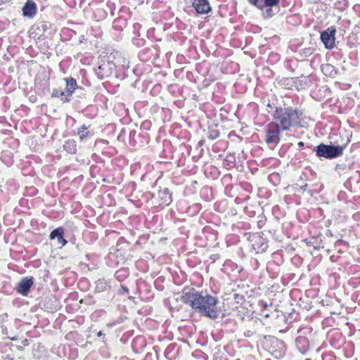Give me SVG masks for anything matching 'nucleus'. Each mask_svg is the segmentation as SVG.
<instances>
[{
  "label": "nucleus",
  "instance_id": "2",
  "mask_svg": "<svg viewBox=\"0 0 360 360\" xmlns=\"http://www.w3.org/2000/svg\"><path fill=\"white\" fill-rule=\"evenodd\" d=\"M301 114L291 108H277L273 115L274 122L282 131H287L290 127L297 126L300 122Z\"/></svg>",
  "mask_w": 360,
  "mask_h": 360
},
{
  "label": "nucleus",
  "instance_id": "6",
  "mask_svg": "<svg viewBox=\"0 0 360 360\" xmlns=\"http://www.w3.org/2000/svg\"><path fill=\"white\" fill-rule=\"evenodd\" d=\"M336 29L334 26L328 27L326 30L321 33V41L324 44L325 47L328 49H332L335 45V34Z\"/></svg>",
  "mask_w": 360,
  "mask_h": 360
},
{
  "label": "nucleus",
  "instance_id": "27",
  "mask_svg": "<svg viewBox=\"0 0 360 360\" xmlns=\"http://www.w3.org/2000/svg\"><path fill=\"white\" fill-rule=\"evenodd\" d=\"M307 187V185L306 184V185H304V186H302V188L303 190H306Z\"/></svg>",
  "mask_w": 360,
  "mask_h": 360
},
{
  "label": "nucleus",
  "instance_id": "5",
  "mask_svg": "<svg viewBox=\"0 0 360 360\" xmlns=\"http://www.w3.org/2000/svg\"><path fill=\"white\" fill-rule=\"evenodd\" d=\"M345 147L342 146L326 145L321 143L314 148L316 155L326 159H334L343 154Z\"/></svg>",
  "mask_w": 360,
  "mask_h": 360
},
{
  "label": "nucleus",
  "instance_id": "8",
  "mask_svg": "<svg viewBox=\"0 0 360 360\" xmlns=\"http://www.w3.org/2000/svg\"><path fill=\"white\" fill-rule=\"evenodd\" d=\"M192 6L198 14H207L212 9L208 0H192Z\"/></svg>",
  "mask_w": 360,
  "mask_h": 360
},
{
  "label": "nucleus",
  "instance_id": "28",
  "mask_svg": "<svg viewBox=\"0 0 360 360\" xmlns=\"http://www.w3.org/2000/svg\"><path fill=\"white\" fill-rule=\"evenodd\" d=\"M101 335H102V332H101V331H99V332L98 333V336H101Z\"/></svg>",
  "mask_w": 360,
  "mask_h": 360
},
{
  "label": "nucleus",
  "instance_id": "26",
  "mask_svg": "<svg viewBox=\"0 0 360 360\" xmlns=\"http://www.w3.org/2000/svg\"><path fill=\"white\" fill-rule=\"evenodd\" d=\"M122 271V270H120V271H117L116 272V274H117V277H120V274Z\"/></svg>",
  "mask_w": 360,
  "mask_h": 360
},
{
  "label": "nucleus",
  "instance_id": "16",
  "mask_svg": "<svg viewBox=\"0 0 360 360\" xmlns=\"http://www.w3.org/2000/svg\"><path fill=\"white\" fill-rule=\"evenodd\" d=\"M66 90L69 92V95H72L77 87L76 80L73 78L65 79Z\"/></svg>",
  "mask_w": 360,
  "mask_h": 360
},
{
  "label": "nucleus",
  "instance_id": "15",
  "mask_svg": "<svg viewBox=\"0 0 360 360\" xmlns=\"http://www.w3.org/2000/svg\"><path fill=\"white\" fill-rule=\"evenodd\" d=\"M309 78L306 76H301L300 77L297 78L295 81V84L297 87L300 89H305L307 86H309Z\"/></svg>",
  "mask_w": 360,
  "mask_h": 360
},
{
  "label": "nucleus",
  "instance_id": "1",
  "mask_svg": "<svg viewBox=\"0 0 360 360\" xmlns=\"http://www.w3.org/2000/svg\"><path fill=\"white\" fill-rule=\"evenodd\" d=\"M181 300L202 316L214 319L219 315L217 298L203 294L194 288H184Z\"/></svg>",
  "mask_w": 360,
  "mask_h": 360
},
{
  "label": "nucleus",
  "instance_id": "9",
  "mask_svg": "<svg viewBox=\"0 0 360 360\" xmlns=\"http://www.w3.org/2000/svg\"><path fill=\"white\" fill-rule=\"evenodd\" d=\"M36 13V4L31 0H28L22 8L23 15L32 18L35 15Z\"/></svg>",
  "mask_w": 360,
  "mask_h": 360
},
{
  "label": "nucleus",
  "instance_id": "24",
  "mask_svg": "<svg viewBox=\"0 0 360 360\" xmlns=\"http://www.w3.org/2000/svg\"><path fill=\"white\" fill-rule=\"evenodd\" d=\"M297 145H298L299 147H303L304 146V143L302 141H300L297 143Z\"/></svg>",
  "mask_w": 360,
  "mask_h": 360
},
{
  "label": "nucleus",
  "instance_id": "12",
  "mask_svg": "<svg viewBox=\"0 0 360 360\" xmlns=\"http://www.w3.org/2000/svg\"><path fill=\"white\" fill-rule=\"evenodd\" d=\"M77 134L81 141H83L87 137L92 136L94 135V132L89 130V127L85 124L82 125L77 129Z\"/></svg>",
  "mask_w": 360,
  "mask_h": 360
},
{
  "label": "nucleus",
  "instance_id": "14",
  "mask_svg": "<svg viewBox=\"0 0 360 360\" xmlns=\"http://www.w3.org/2000/svg\"><path fill=\"white\" fill-rule=\"evenodd\" d=\"M63 148L68 153L70 154H75L77 152L76 142L72 139H69L65 141Z\"/></svg>",
  "mask_w": 360,
  "mask_h": 360
},
{
  "label": "nucleus",
  "instance_id": "3",
  "mask_svg": "<svg viewBox=\"0 0 360 360\" xmlns=\"http://www.w3.org/2000/svg\"><path fill=\"white\" fill-rule=\"evenodd\" d=\"M248 2L260 10L265 19L274 17L279 11L280 0H248Z\"/></svg>",
  "mask_w": 360,
  "mask_h": 360
},
{
  "label": "nucleus",
  "instance_id": "29",
  "mask_svg": "<svg viewBox=\"0 0 360 360\" xmlns=\"http://www.w3.org/2000/svg\"><path fill=\"white\" fill-rule=\"evenodd\" d=\"M306 360H310V359H307Z\"/></svg>",
  "mask_w": 360,
  "mask_h": 360
},
{
  "label": "nucleus",
  "instance_id": "25",
  "mask_svg": "<svg viewBox=\"0 0 360 360\" xmlns=\"http://www.w3.org/2000/svg\"><path fill=\"white\" fill-rule=\"evenodd\" d=\"M212 139H215L219 136V134L217 132H216L215 135H212Z\"/></svg>",
  "mask_w": 360,
  "mask_h": 360
},
{
  "label": "nucleus",
  "instance_id": "11",
  "mask_svg": "<svg viewBox=\"0 0 360 360\" xmlns=\"http://www.w3.org/2000/svg\"><path fill=\"white\" fill-rule=\"evenodd\" d=\"M295 342L296 345L301 353L304 354L307 351L309 348V342L305 337L299 336L296 338Z\"/></svg>",
  "mask_w": 360,
  "mask_h": 360
},
{
  "label": "nucleus",
  "instance_id": "7",
  "mask_svg": "<svg viewBox=\"0 0 360 360\" xmlns=\"http://www.w3.org/2000/svg\"><path fill=\"white\" fill-rule=\"evenodd\" d=\"M34 284V278L32 277H24L17 284L15 290L18 293L27 296L30 292L31 287Z\"/></svg>",
  "mask_w": 360,
  "mask_h": 360
},
{
  "label": "nucleus",
  "instance_id": "19",
  "mask_svg": "<svg viewBox=\"0 0 360 360\" xmlns=\"http://www.w3.org/2000/svg\"><path fill=\"white\" fill-rule=\"evenodd\" d=\"M72 95H69V92L66 90L63 91V95H60L61 101L63 102H68L70 101V98Z\"/></svg>",
  "mask_w": 360,
  "mask_h": 360
},
{
  "label": "nucleus",
  "instance_id": "17",
  "mask_svg": "<svg viewBox=\"0 0 360 360\" xmlns=\"http://www.w3.org/2000/svg\"><path fill=\"white\" fill-rule=\"evenodd\" d=\"M109 285V283L105 279H99L96 283V290L98 292H103L107 289Z\"/></svg>",
  "mask_w": 360,
  "mask_h": 360
},
{
  "label": "nucleus",
  "instance_id": "20",
  "mask_svg": "<svg viewBox=\"0 0 360 360\" xmlns=\"http://www.w3.org/2000/svg\"><path fill=\"white\" fill-rule=\"evenodd\" d=\"M60 95H63V91L59 90V89H53V91L52 92L53 97L60 98Z\"/></svg>",
  "mask_w": 360,
  "mask_h": 360
},
{
  "label": "nucleus",
  "instance_id": "23",
  "mask_svg": "<svg viewBox=\"0 0 360 360\" xmlns=\"http://www.w3.org/2000/svg\"><path fill=\"white\" fill-rule=\"evenodd\" d=\"M262 307L264 308V309H266L268 307V304L265 302H262Z\"/></svg>",
  "mask_w": 360,
  "mask_h": 360
},
{
  "label": "nucleus",
  "instance_id": "4",
  "mask_svg": "<svg viewBox=\"0 0 360 360\" xmlns=\"http://www.w3.org/2000/svg\"><path fill=\"white\" fill-rule=\"evenodd\" d=\"M281 128L278 123L271 122L264 128V141L268 147L274 149L281 141Z\"/></svg>",
  "mask_w": 360,
  "mask_h": 360
},
{
  "label": "nucleus",
  "instance_id": "13",
  "mask_svg": "<svg viewBox=\"0 0 360 360\" xmlns=\"http://www.w3.org/2000/svg\"><path fill=\"white\" fill-rule=\"evenodd\" d=\"M160 196L163 200L162 203L165 205L167 206L172 202V194L169 193L168 188H165L162 191H160Z\"/></svg>",
  "mask_w": 360,
  "mask_h": 360
},
{
  "label": "nucleus",
  "instance_id": "22",
  "mask_svg": "<svg viewBox=\"0 0 360 360\" xmlns=\"http://www.w3.org/2000/svg\"><path fill=\"white\" fill-rule=\"evenodd\" d=\"M332 68H333V67H332L331 65H330L327 64V65H326L324 67H323V70L324 68H326V69H328V70H329V69H331Z\"/></svg>",
  "mask_w": 360,
  "mask_h": 360
},
{
  "label": "nucleus",
  "instance_id": "10",
  "mask_svg": "<svg viewBox=\"0 0 360 360\" xmlns=\"http://www.w3.org/2000/svg\"><path fill=\"white\" fill-rule=\"evenodd\" d=\"M64 231L62 227H58L51 231L50 234V239L53 240L57 238L58 244L63 246L67 244V240L63 238Z\"/></svg>",
  "mask_w": 360,
  "mask_h": 360
},
{
  "label": "nucleus",
  "instance_id": "21",
  "mask_svg": "<svg viewBox=\"0 0 360 360\" xmlns=\"http://www.w3.org/2000/svg\"><path fill=\"white\" fill-rule=\"evenodd\" d=\"M267 247L268 245L266 243H262L259 250L264 251L267 248Z\"/></svg>",
  "mask_w": 360,
  "mask_h": 360
},
{
  "label": "nucleus",
  "instance_id": "18",
  "mask_svg": "<svg viewBox=\"0 0 360 360\" xmlns=\"http://www.w3.org/2000/svg\"><path fill=\"white\" fill-rule=\"evenodd\" d=\"M335 246L336 248L338 249L339 252H341L343 250L344 248H346L347 247V243L342 240H338L335 243Z\"/></svg>",
  "mask_w": 360,
  "mask_h": 360
}]
</instances>
